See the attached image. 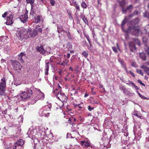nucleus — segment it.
<instances>
[{"label":"nucleus","instance_id":"f257e3e1","mask_svg":"<svg viewBox=\"0 0 149 149\" xmlns=\"http://www.w3.org/2000/svg\"><path fill=\"white\" fill-rule=\"evenodd\" d=\"M34 88L31 87L27 89L26 92L22 91L20 94L21 99L22 101H26L29 98L30 96L32 94V91Z\"/></svg>","mask_w":149,"mask_h":149},{"label":"nucleus","instance_id":"f03ea898","mask_svg":"<svg viewBox=\"0 0 149 149\" xmlns=\"http://www.w3.org/2000/svg\"><path fill=\"white\" fill-rule=\"evenodd\" d=\"M57 88L55 89L53 91V92L55 95L58 99H59L62 102H66L67 100V98L65 94L61 92V89H59L58 91Z\"/></svg>","mask_w":149,"mask_h":149},{"label":"nucleus","instance_id":"7ed1b4c3","mask_svg":"<svg viewBox=\"0 0 149 149\" xmlns=\"http://www.w3.org/2000/svg\"><path fill=\"white\" fill-rule=\"evenodd\" d=\"M51 107V105L50 104L48 106L46 105L42 107L39 110V114L40 116H45L48 117L49 116L50 113L47 112L49 111Z\"/></svg>","mask_w":149,"mask_h":149},{"label":"nucleus","instance_id":"20e7f679","mask_svg":"<svg viewBox=\"0 0 149 149\" xmlns=\"http://www.w3.org/2000/svg\"><path fill=\"white\" fill-rule=\"evenodd\" d=\"M28 30L24 28H21V30L17 33V36L19 39L22 40L24 38L26 39L28 38Z\"/></svg>","mask_w":149,"mask_h":149},{"label":"nucleus","instance_id":"39448f33","mask_svg":"<svg viewBox=\"0 0 149 149\" xmlns=\"http://www.w3.org/2000/svg\"><path fill=\"white\" fill-rule=\"evenodd\" d=\"M10 61L11 62V65L14 69L17 72H20L22 68L20 64L15 60H11Z\"/></svg>","mask_w":149,"mask_h":149},{"label":"nucleus","instance_id":"423d86ee","mask_svg":"<svg viewBox=\"0 0 149 149\" xmlns=\"http://www.w3.org/2000/svg\"><path fill=\"white\" fill-rule=\"evenodd\" d=\"M120 6L122 8L123 13H125L127 11L129 12L131 11L133 9V6L131 5L127 7L126 9H125L123 8L124 6L126 5L125 0H118Z\"/></svg>","mask_w":149,"mask_h":149},{"label":"nucleus","instance_id":"0eeeda50","mask_svg":"<svg viewBox=\"0 0 149 149\" xmlns=\"http://www.w3.org/2000/svg\"><path fill=\"white\" fill-rule=\"evenodd\" d=\"M125 31L127 33L131 32L133 35L138 36L140 31L138 27L133 26H130L128 29Z\"/></svg>","mask_w":149,"mask_h":149},{"label":"nucleus","instance_id":"6e6552de","mask_svg":"<svg viewBox=\"0 0 149 149\" xmlns=\"http://www.w3.org/2000/svg\"><path fill=\"white\" fill-rule=\"evenodd\" d=\"M24 144V142L22 139H20L16 143H15L13 146H10V147H8L7 149H22Z\"/></svg>","mask_w":149,"mask_h":149},{"label":"nucleus","instance_id":"1a4fd4ad","mask_svg":"<svg viewBox=\"0 0 149 149\" xmlns=\"http://www.w3.org/2000/svg\"><path fill=\"white\" fill-rule=\"evenodd\" d=\"M6 82L5 78H3L0 83V94L3 95L5 92L6 86Z\"/></svg>","mask_w":149,"mask_h":149},{"label":"nucleus","instance_id":"9d476101","mask_svg":"<svg viewBox=\"0 0 149 149\" xmlns=\"http://www.w3.org/2000/svg\"><path fill=\"white\" fill-rule=\"evenodd\" d=\"M36 50L43 54H49L51 53L50 47H48L46 48V49H45L42 46L40 47H38L36 48Z\"/></svg>","mask_w":149,"mask_h":149},{"label":"nucleus","instance_id":"9b49d317","mask_svg":"<svg viewBox=\"0 0 149 149\" xmlns=\"http://www.w3.org/2000/svg\"><path fill=\"white\" fill-rule=\"evenodd\" d=\"M129 44L130 48H132L135 50H136V48L135 46V45H138L140 46L141 45V44L138 39L134 38L133 39V42H130Z\"/></svg>","mask_w":149,"mask_h":149},{"label":"nucleus","instance_id":"f8f14e48","mask_svg":"<svg viewBox=\"0 0 149 149\" xmlns=\"http://www.w3.org/2000/svg\"><path fill=\"white\" fill-rule=\"evenodd\" d=\"M13 15L11 14L6 17V24L9 25L13 24Z\"/></svg>","mask_w":149,"mask_h":149},{"label":"nucleus","instance_id":"ddd939ff","mask_svg":"<svg viewBox=\"0 0 149 149\" xmlns=\"http://www.w3.org/2000/svg\"><path fill=\"white\" fill-rule=\"evenodd\" d=\"M33 90L37 91V93L38 94L37 96L38 100L39 99L42 100L44 99L45 96L44 95L40 90H37L36 88H35Z\"/></svg>","mask_w":149,"mask_h":149},{"label":"nucleus","instance_id":"4468645a","mask_svg":"<svg viewBox=\"0 0 149 149\" xmlns=\"http://www.w3.org/2000/svg\"><path fill=\"white\" fill-rule=\"evenodd\" d=\"M28 38L31 37L35 36L37 34V32L36 29H33V31H31L30 29H28Z\"/></svg>","mask_w":149,"mask_h":149},{"label":"nucleus","instance_id":"2eb2a0df","mask_svg":"<svg viewBox=\"0 0 149 149\" xmlns=\"http://www.w3.org/2000/svg\"><path fill=\"white\" fill-rule=\"evenodd\" d=\"M19 19L21 22L24 23L28 20V16L27 13H25L24 15H21L19 17Z\"/></svg>","mask_w":149,"mask_h":149},{"label":"nucleus","instance_id":"dca6fc26","mask_svg":"<svg viewBox=\"0 0 149 149\" xmlns=\"http://www.w3.org/2000/svg\"><path fill=\"white\" fill-rule=\"evenodd\" d=\"M25 57V54L24 53L22 52L20 54L18 58V60L20 61L21 63H24V60Z\"/></svg>","mask_w":149,"mask_h":149},{"label":"nucleus","instance_id":"f3484780","mask_svg":"<svg viewBox=\"0 0 149 149\" xmlns=\"http://www.w3.org/2000/svg\"><path fill=\"white\" fill-rule=\"evenodd\" d=\"M81 144L82 146H84L87 148L90 146L89 143L85 141H81Z\"/></svg>","mask_w":149,"mask_h":149},{"label":"nucleus","instance_id":"a211bd4d","mask_svg":"<svg viewBox=\"0 0 149 149\" xmlns=\"http://www.w3.org/2000/svg\"><path fill=\"white\" fill-rule=\"evenodd\" d=\"M33 130L32 128H30L29 129L27 134L29 136L31 135H32L33 136H34V134H33Z\"/></svg>","mask_w":149,"mask_h":149},{"label":"nucleus","instance_id":"6ab92c4d","mask_svg":"<svg viewBox=\"0 0 149 149\" xmlns=\"http://www.w3.org/2000/svg\"><path fill=\"white\" fill-rule=\"evenodd\" d=\"M118 61L120 63L121 65V66L123 68H125V67L126 66L125 65L124 63V61L123 60L119 58L118 59Z\"/></svg>","mask_w":149,"mask_h":149},{"label":"nucleus","instance_id":"aec40b11","mask_svg":"<svg viewBox=\"0 0 149 149\" xmlns=\"http://www.w3.org/2000/svg\"><path fill=\"white\" fill-rule=\"evenodd\" d=\"M140 56L141 58L143 61H145L146 60V56L145 54L143 53H141L140 54Z\"/></svg>","mask_w":149,"mask_h":149},{"label":"nucleus","instance_id":"412c9836","mask_svg":"<svg viewBox=\"0 0 149 149\" xmlns=\"http://www.w3.org/2000/svg\"><path fill=\"white\" fill-rule=\"evenodd\" d=\"M76 120L75 118H73L72 117L69 118V119L68 120V122L73 125V124H74V122H73V121H75Z\"/></svg>","mask_w":149,"mask_h":149},{"label":"nucleus","instance_id":"4be33fe9","mask_svg":"<svg viewBox=\"0 0 149 149\" xmlns=\"http://www.w3.org/2000/svg\"><path fill=\"white\" fill-rule=\"evenodd\" d=\"M141 68L144 70V71L146 72H149V68L145 65H142Z\"/></svg>","mask_w":149,"mask_h":149},{"label":"nucleus","instance_id":"5701e85b","mask_svg":"<svg viewBox=\"0 0 149 149\" xmlns=\"http://www.w3.org/2000/svg\"><path fill=\"white\" fill-rule=\"evenodd\" d=\"M81 17L83 20L84 22L85 23V24H88V21L87 20L86 18L85 17V16L83 15H81Z\"/></svg>","mask_w":149,"mask_h":149},{"label":"nucleus","instance_id":"b1692460","mask_svg":"<svg viewBox=\"0 0 149 149\" xmlns=\"http://www.w3.org/2000/svg\"><path fill=\"white\" fill-rule=\"evenodd\" d=\"M40 17H41L40 15H38L37 16V17L35 18V22L36 23H38L40 21Z\"/></svg>","mask_w":149,"mask_h":149},{"label":"nucleus","instance_id":"393cba45","mask_svg":"<svg viewBox=\"0 0 149 149\" xmlns=\"http://www.w3.org/2000/svg\"><path fill=\"white\" fill-rule=\"evenodd\" d=\"M110 122L109 120L107 118H106L104 122V124L108 126L110 124Z\"/></svg>","mask_w":149,"mask_h":149},{"label":"nucleus","instance_id":"a878e982","mask_svg":"<svg viewBox=\"0 0 149 149\" xmlns=\"http://www.w3.org/2000/svg\"><path fill=\"white\" fill-rule=\"evenodd\" d=\"M139 22V19H136L135 20H134V21H133L132 23H131V24L133 25V24H138V23Z\"/></svg>","mask_w":149,"mask_h":149},{"label":"nucleus","instance_id":"bb28decb","mask_svg":"<svg viewBox=\"0 0 149 149\" xmlns=\"http://www.w3.org/2000/svg\"><path fill=\"white\" fill-rule=\"evenodd\" d=\"M67 13H68L69 16V18L70 19H73L72 17V14L71 12V11L70 10H67Z\"/></svg>","mask_w":149,"mask_h":149},{"label":"nucleus","instance_id":"cd10ccee","mask_svg":"<svg viewBox=\"0 0 149 149\" xmlns=\"http://www.w3.org/2000/svg\"><path fill=\"white\" fill-rule=\"evenodd\" d=\"M136 72L138 73V74H141L142 76H143V72L140 69H137L136 70Z\"/></svg>","mask_w":149,"mask_h":149},{"label":"nucleus","instance_id":"c85d7f7f","mask_svg":"<svg viewBox=\"0 0 149 149\" xmlns=\"http://www.w3.org/2000/svg\"><path fill=\"white\" fill-rule=\"evenodd\" d=\"M81 6L83 8H87V5L84 2H83L81 3Z\"/></svg>","mask_w":149,"mask_h":149},{"label":"nucleus","instance_id":"c756f323","mask_svg":"<svg viewBox=\"0 0 149 149\" xmlns=\"http://www.w3.org/2000/svg\"><path fill=\"white\" fill-rule=\"evenodd\" d=\"M82 55L85 57H87L88 55V53L86 51H84L82 53Z\"/></svg>","mask_w":149,"mask_h":149},{"label":"nucleus","instance_id":"7c9ffc66","mask_svg":"<svg viewBox=\"0 0 149 149\" xmlns=\"http://www.w3.org/2000/svg\"><path fill=\"white\" fill-rule=\"evenodd\" d=\"M145 50L146 52L147 53L148 55H149V47L147 46H146L145 48Z\"/></svg>","mask_w":149,"mask_h":149},{"label":"nucleus","instance_id":"2f4dec72","mask_svg":"<svg viewBox=\"0 0 149 149\" xmlns=\"http://www.w3.org/2000/svg\"><path fill=\"white\" fill-rule=\"evenodd\" d=\"M65 33L67 34V36L68 37V38L69 39H71V37L70 36V35L69 32L67 31H66L65 32Z\"/></svg>","mask_w":149,"mask_h":149},{"label":"nucleus","instance_id":"473e14b6","mask_svg":"<svg viewBox=\"0 0 149 149\" xmlns=\"http://www.w3.org/2000/svg\"><path fill=\"white\" fill-rule=\"evenodd\" d=\"M50 1V4L52 6H54L55 3V0H49Z\"/></svg>","mask_w":149,"mask_h":149},{"label":"nucleus","instance_id":"72a5a7b5","mask_svg":"<svg viewBox=\"0 0 149 149\" xmlns=\"http://www.w3.org/2000/svg\"><path fill=\"white\" fill-rule=\"evenodd\" d=\"M26 1L28 3H30L31 5L33 4L34 3V0H26Z\"/></svg>","mask_w":149,"mask_h":149},{"label":"nucleus","instance_id":"f704fd0d","mask_svg":"<svg viewBox=\"0 0 149 149\" xmlns=\"http://www.w3.org/2000/svg\"><path fill=\"white\" fill-rule=\"evenodd\" d=\"M35 29L36 30V31L37 32V33L38 32H42V29L41 28L36 27V29Z\"/></svg>","mask_w":149,"mask_h":149},{"label":"nucleus","instance_id":"c9c22d12","mask_svg":"<svg viewBox=\"0 0 149 149\" xmlns=\"http://www.w3.org/2000/svg\"><path fill=\"white\" fill-rule=\"evenodd\" d=\"M85 37L87 38V40H88V42H89V43H90V42H91V41L90 40V38L89 37V36H88V35H85Z\"/></svg>","mask_w":149,"mask_h":149},{"label":"nucleus","instance_id":"e433bc0d","mask_svg":"<svg viewBox=\"0 0 149 149\" xmlns=\"http://www.w3.org/2000/svg\"><path fill=\"white\" fill-rule=\"evenodd\" d=\"M112 49L113 51L116 53H117L118 52L117 49L115 47H112Z\"/></svg>","mask_w":149,"mask_h":149},{"label":"nucleus","instance_id":"4c0bfd02","mask_svg":"<svg viewBox=\"0 0 149 149\" xmlns=\"http://www.w3.org/2000/svg\"><path fill=\"white\" fill-rule=\"evenodd\" d=\"M126 22V20L125 19H124V20L122 22V29L123 30V26L125 25Z\"/></svg>","mask_w":149,"mask_h":149},{"label":"nucleus","instance_id":"58836bf2","mask_svg":"<svg viewBox=\"0 0 149 149\" xmlns=\"http://www.w3.org/2000/svg\"><path fill=\"white\" fill-rule=\"evenodd\" d=\"M78 105H78V107L79 108H82L83 107V106H84L83 103L82 102L80 104H79Z\"/></svg>","mask_w":149,"mask_h":149},{"label":"nucleus","instance_id":"ea45409f","mask_svg":"<svg viewBox=\"0 0 149 149\" xmlns=\"http://www.w3.org/2000/svg\"><path fill=\"white\" fill-rule=\"evenodd\" d=\"M138 82L140 84L142 85L143 86H145V84L142 82V81L140 79H138L137 80Z\"/></svg>","mask_w":149,"mask_h":149},{"label":"nucleus","instance_id":"a19ab883","mask_svg":"<svg viewBox=\"0 0 149 149\" xmlns=\"http://www.w3.org/2000/svg\"><path fill=\"white\" fill-rule=\"evenodd\" d=\"M94 109V108L93 107H91L90 106H88V110L90 111H92V110H93Z\"/></svg>","mask_w":149,"mask_h":149},{"label":"nucleus","instance_id":"79ce46f5","mask_svg":"<svg viewBox=\"0 0 149 149\" xmlns=\"http://www.w3.org/2000/svg\"><path fill=\"white\" fill-rule=\"evenodd\" d=\"M76 8V12L79 11L80 10V7L78 5L75 7Z\"/></svg>","mask_w":149,"mask_h":149},{"label":"nucleus","instance_id":"37998d69","mask_svg":"<svg viewBox=\"0 0 149 149\" xmlns=\"http://www.w3.org/2000/svg\"><path fill=\"white\" fill-rule=\"evenodd\" d=\"M58 72L59 74L61 76L62 75V73L63 72L61 70H59L58 71Z\"/></svg>","mask_w":149,"mask_h":149},{"label":"nucleus","instance_id":"c03bdc74","mask_svg":"<svg viewBox=\"0 0 149 149\" xmlns=\"http://www.w3.org/2000/svg\"><path fill=\"white\" fill-rule=\"evenodd\" d=\"M123 92L124 93H125V94L127 95L128 94V91L126 89H125L124 91H123Z\"/></svg>","mask_w":149,"mask_h":149},{"label":"nucleus","instance_id":"a18cd8bd","mask_svg":"<svg viewBox=\"0 0 149 149\" xmlns=\"http://www.w3.org/2000/svg\"><path fill=\"white\" fill-rule=\"evenodd\" d=\"M120 90L123 91L125 89V87L123 86H121L120 87Z\"/></svg>","mask_w":149,"mask_h":149},{"label":"nucleus","instance_id":"49530a36","mask_svg":"<svg viewBox=\"0 0 149 149\" xmlns=\"http://www.w3.org/2000/svg\"><path fill=\"white\" fill-rule=\"evenodd\" d=\"M139 12L137 10H135L134 11L133 15H137L139 13Z\"/></svg>","mask_w":149,"mask_h":149},{"label":"nucleus","instance_id":"de8ad7c7","mask_svg":"<svg viewBox=\"0 0 149 149\" xmlns=\"http://www.w3.org/2000/svg\"><path fill=\"white\" fill-rule=\"evenodd\" d=\"M7 12H5L2 15V17H5L7 15Z\"/></svg>","mask_w":149,"mask_h":149},{"label":"nucleus","instance_id":"09e8293b","mask_svg":"<svg viewBox=\"0 0 149 149\" xmlns=\"http://www.w3.org/2000/svg\"><path fill=\"white\" fill-rule=\"evenodd\" d=\"M58 29H59L61 30V31H62L65 32V31L63 29H62V27L61 26H58Z\"/></svg>","mask_w":149,"mask_h":149},{"label":"nucleus","instance_id":"8fccbe9b","mask_svg":"<svg viewBox=\"0 0 149 149\" xmlns=\"http://www.w3.org/2000/svg\"><path fill=\"white\" fill-rule=\"evenodd\" d=\"M123 68L125 70V71L127 73L130 74V71H131L130 70V71L127 70L126 66L125 67V68Z\"/></svg>","mask_w":149,"mask_h":149},{"label":"nucleus","instance_id":"3c124183","mask_svg":"<svg viewBox=\"0 0 149 149\" xmlns=\"http://www.w3.org/2000/svg\"><path fill=\"white\" fill-rule=\"evenodd\" d=\"M139 97H141V98L142 99H147V98L146 97H145V96H144L142 95H140V96H139Z\"/></svg>","mask_w":149,"mask_h":149},{"label":"nucleus","instance_id":"603ef678","mask_svg":"<svg viewBox=\"0 0 149 149\" xmlns=\"http://www.w3.org/2000/svg\"><path fill=\"white\" fill-rule=\"evenodd\" d=\"M73 6H74L75 7L78 5L77 4V3L76 1L73 2Z\"/></svg>","mask_w":149,"mask_h":149},{"label":"nucleus","instance_id":"864d4df0","mask_svg":"<svg viewBox=\"0 0 149 149\" xmlns=\"http://www.w3.org/2000/svg\"><path fill=\"white\" fill-rule=\"evenodd\" d=\"M114 138H113V137H112V136H111L110 138H109V141H113V140H114Z\"/></svg>","mask_w":149,"mask_h":149},{"label":"nucleus","instance_id":"5fc2aeb1","mask_svg":"<svg viewBox=\"0 0 149 149\" xmlns=\"http://www.w3.org/2000/svg\"><path fill=\"white\" fill-rule=\"evenodd\" d=\"M130 74L133 77H135V76L134 74L131 71H130Z\"/></svg>","mask_w":149,"mask_h":149},{"label":"nucleus","instance_id":"6e6d98bb","mask_svg":"<svg viewBox=\"0 0 149 149\" xmlns=\"http://www.w3.org/2000/svg\"><path fill=\"white\" fill-rule=\"evenodd\" d=\"M54 57L52 56L50 58V61L51 62H52L53 61V60L54 59Z\"/></svg>","mask_w":149,"mask_h":149},{"label":"nucleus","instance_id":"4d7b16f0","mask_svg":"<svg viewBox=\"0 0 149 149\" xmlns=\"http://www.w3.org/2000/svg\"><path fill=\"white\" fill-rule=\"evenodd\" d=\"M133 86L135 88V89L136 90H138L139 89V88L138 87H137L136 85H135L134 84V85H133Z\"/></svg>","mask_w":149,"mask_h":149},{"label":"nucleus","instance_id":"13d9d810","mask_svg":"<svg viewBox=\"0 0 149 149\" xmlns=\"http://www.w3.org/2000/svg\"><path fill=\"white\" fill-rule=\"evenodd\" d=\"M49 62L46 63L45 67H49Z\"/></svg>","mask_w":149,"mask_h":149},{"label":"nucleus","instance_id":"bf43d9fd","mask_svg":"<svg viewBox=\"0 0 149 149\" xmlns=\"http://www.w3.org/2000/svg\"><path fill=\"white\" fill-rule=\"evenodd\" d=\"M64 63L65 64H67L68 63V61L66 59H65L64 61H63Z\"/></svg>","mask_w":149,"mask_h":149},{"label":"nucleus","instance_id":"052dcab7","mask_svg":"<svg viewBox=\"0 0 149 149\" xmlns=\"http://www.w3.org/2000/svg\"><path fill=\"white\" fill-rule=\"evenodd\" d=\"M92 34H93V39H94L95 38V36H96V35H95V33L93 32Z\"/></svg>","mask_w":149,"mask_h":149},{"label":"nucleus","instance_id":"680f3d73","mask_svg":"<svg viewBox=\"0 0 149 149\" xmlns=\"http://www.w3.org/2000/svg\"><path fill=\"white\" fill-rule=\"evenodd\" d=\"M70 136H71V134L70 133H68L67 134V138H69Z\"/></svg>","mask_w":149,"mask_h":149},{"label":"nucleus","instance_id":"e2e57ef3","mask_svg":"<svg viewBox=\"0 0 149 149\" xmlns=\"http://www.w3.org/2000/svg\"><path fill=\"white\" fill-rule=\"evenodd\" d=\"M128 82L130 84H131L132 86L134 85V84L132 82L130 81H129Z\"/></svg>","mask_w":149,"mask_h":149},{"label":"nucleus","instance_id":"0e129e2a","mask_svg":"<svg viewBox=\"0 0 149 149\" xmlns=\"http://www.w3.org/2000/svg\"><path fill=\"white\" fill-rule=\"evenodd\" d=\"M70 54L68 53L67 54V58L68 59L70 57Z\"/></svg>","mask_w":149,"mask_h":149},{"label":"nucleus","instance_id":"69168bd1","mask_svg":"<svg viewBox=\"0 0 149 149\" xmlns=\"http://www.w3.org/2000/svg\"><path fill=\"white\" fill-rule=\"evenodd\" d=\"M132 65L134 67H135L136 66V63H132Z\"/></svg>","mask_w":149,"mask_h":149},{"label":"nucleus","instance_id":"338daca9","mask_svg":"<svg viewBox=\"0 0 149 149\" xmlns=\"http://www.w3.org/2000/svg\"><path fill=\"white\" fill-rule=\"evenodd\" d=\"M74 58V57L72 56V58H71L70 59V61L72 62V60H73V59Z\"/></svg>","mask_w":149,"mask_h":149},{"label":"nucleus","instance_id":"774afa93","mask_svg":"<svg viewBox=\"0 0 149 149\" xmlns=\"http://www.w3.org/2000/svg\"><path fill=\"white\" fill-rule=\"evenodd\" d=\"M69 70L71 71H74L73 69L72 68L70 67H69Z\"/></svg>","mask_w":149,"mask_h":149}]
</instances>
